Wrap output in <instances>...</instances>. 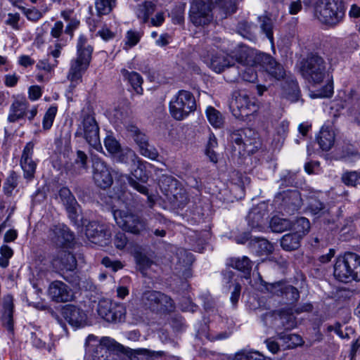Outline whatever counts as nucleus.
Returning <instances> with one entry per match:
<instances>
[{"mask_svg":"<svg viewBox=\"0 0 360 360\" xmlns=\"http://www.w3.org/2000/svg\"><path fill=\"white\" fill-rule=\"evenodd\" d=\"M230 107L237 117L244 118L256 111L255 103L245 93L236 92L231 101Z\"/></svg>","mask_w":360,"mask_h":360,"instance_id":"nucleus-14","label":"nucleus"},{"mask_svg":"<svg viewBox=\"0 0 360 360\" xmlns=\"http://www.w3.org/2000/svg\"><path fill=\"white\" fill-rule=\"evenodd\" d=\"M260 22V28L262 32L266 34V37L271 41H273V27L274 22L272 19L266 15H261L258 18Z\"/></svg>","mask_w":360,"mask_h":360,"instance_id":"nucleus-45","label":"nucleus"},{"mask_svg":"<svg viewBox=\"0 0 360 360\" xmlns=\"http://www.w3.org/2000/svg\"><path fill=\"white\" fill-rule=\"evenodd\" d=\"M301 236L292 231L286 233L281 239V245L286 251H292L299 248L302 240Z\"/></svg>","mask_w":360,"mask_h":360,"instance_id":"nucleus-34","label":"nucleus"},{"mask_svg":"<svg viewBox=\"0 0 360 360\" xmlns=\"http://www.w3.org/2000/svg\"><path fill=\"white\" fill-rule=\"evenodd\" d=\"M274 202L281 211L288 214H293L302 205L300 194L297 190H287L277 193Z\"/></svg>","mask_w":360,"mask_h":360,"instance_id":"nucleus-12","label":"nucleus"},{"mask_svg":"<svg viewBox=\"0 0 360 360\" xmlns=\"http://www.w3.org/2000/svg\"><path fill=\"white\" fill-rule=\"evenodd\" d=\"M86 236L93 243L105 246L110 242L111 231L109 225L91 221L86 226Z\"/></svg>","mask_w":360,"mask_h":360,"instance_id":"nucleus-15","label":"nucleus"},{"mask_svg":"<svg viewBox=\"0 0 360 360\" xmlns=\"http://www.w3.org/2000/svg\"><path fill=\"white\" fill-rule=\"evenodd\" d=\"M57 112V108L56 106H51L46 112L43 118V129L45 130L49 129L52 125Z\"/></svg>","mask_w":360,"mask_h":360,"instance_id":"nucleus-50","label":"nucleus"},{"mask_svg":"<svg viewBox=\"0 0 360 360\" xmlns=\"http://www.w3.org/2000/svg\"><path fill=\"white\" fill-rule=\"evenodd\" d=\"M131 174L136 179L145 183L148 179V174L146 171V162H143L139 158L131 166Z\"/></svg>","mask_w":360,"mask_h":360,"instance_id":"nucleus-35","label":"nucleus"},{"mask_svg":"<svg viewBox=\"0 0 360 360\" xmlns=\"http://www.w3.org/2000/svg\"><path fill=\"white\" fill-rule=\"evenodd\" d=\"M334 277L342 283L360 281V256L348 252L336 259L333 268Z\"/></svg>","mask_w":360,"mask_h":360,"instance_id":"nucleus-3","label":"nucleus"},{"mask_svg":"<svg viewBox=\"0 0 360 360\" xmlns=\"http://www.w3.org/2000/svg\"><path fill=\"white\" fill-rule=\"evenodd\" d=\"M252 133L250 128L240 129L232 131L230 134V141L238 146L239 153H241V148L243 142V138L245 135L251 136Z\"/></svg>","mask_w":360,"mask_h":360,"instance_id":"nucleus-43","label":"nucleus"},{"mask_svg":"<svg viewBox=\"0 0 360 360\" xmlns=\"http://www.w3.org/2000/svg\"><path fill=\"white\" fill-rule=\"evenodd\" d=\"M18 184V174L15 171H11L3 186L5 194L7 195H11L13 193V191L17 187Z\"/></svg>","mask_w":360,"mask_h":360,"instance_id":"nucleus-46","label":"nucleus"},{"mask_svg":"<svg viewBox=\"0 0 360 360\" xmlns=\"http://www.w3.org/2000/svg\"><path fill=\"white\" fill-rule=\"evenodd\" d=\"M51 263L56 270L73 271L77 266L75 257L66 250L58 251L53 257Z\"/></svg>","mask_w":360,"mask_h":360,"instance_id":"nucleus-22","label":"nucleus"},{"mask_svg":"<svg viewBox=\"0 0 360 360\" xmlns=\"http://www.w3.org/2000/svg\"><path fill=\"white\" fill-rule=\"evenodd\" d=\"M207 118L210 124L214 128H221L224 123L222 114L214 108L209 106L206 110Z\"/></svg>","mask_w":360,"mask_h":360,"instance_id":"nucleus-40","label":"nucleus"},{"mask_svg":"<svg viewBox=\"0 0 360 360\" xmlns=\"http://www.w3.org/2000/svg\"><path fill=\"white\" fill-rule=\"evenodd\" d=\"M13 297L11 295H7L3 300L1 321L4 326L11 333L13 330Z\"/></svg>","mask_w":360,"mask_h":360,"instance_id":"nucleus-25","label":"nucleus"},{"mask_svg":"<svg viewBox=\"0 0 360 360\" xmlns=\"http://www.w3.org/2000/svg\"><path fill=\"white\" fill-rule=\"evenodd\" d=\"M342 182L348 187L357 188L360 186V170H347L342 174Z\"/></svg>","mask_w":360,"mask_h":360,"instance_id":"nucleus-39","label":"nucleus"},{"mask_svg":"<svg viewBox=\"0 0 360 360\" xmlns=\"http://www.w3.org/2000/svg\"><path fill=\"white\" fill-rule=\"evenodd\" d=\"M140 40V36L138 32L128 31L126 36V44L129 47L135 46Z\"/></svg>","mask_w":360,"mask_h":360,"instance_id":"nucleus-62","label":"nucleus"},{"mask_svg":"<svg viewBox=\"0 0 360 360\" xmlns=\"http://www.w3.org/2000/svg\"><path fill=\"white\" fill-rule=\"evenodd\" d=\"M128 131L139 147V153L144 157L151 160H155L158 156V152L153 146L148 143L147 136L140 131L135 126H129Z\"/></svg>","mask_w":360,"mask_h":360,"instance_id":"nucleus-17","label":"nucleus"},{"mask_svg":"<svg viewBox=\"0 0 360 360\" xmlns=\"http://www.w3.org/2000/svg\"><path fill=\"white\" fill-rule=\"evenodd\" d=\"M235 63L240 66L257 65L259 64L265 70L276 79L283 78L285 71L283 66L276 62L269 55L259 53L248 46L241 45L234 52L233 56Z\"/></svg>","mask_w":360,"mask_h":360,"instance_id":"nucleus-1","label":"nucleus"},{"mask_svg":"<svg viewBox=\"0 0 360 360\" xmlns=\"http://www.w3.org/2000/svg\"><path fill=\"white\" fill-rule=\"evenodd\" d=\"M280 321L285 330H290L296 327L297 322L293 314H282L279 316Z\"/></svg>","mask_w":360,"mask_h":360,"instance_id":"nucleus-55","label":"nucleus"},{"mask_svg":"<svg viewBox=\"0 0 360 360\" xmlns=\"http://www.w3.org/2000/svg\"><path fill=\"white\" fill-rule=\"evenodd\" d=\"M314 15L323 23L335 25L343 19L345 11L339 0H318L314 5Z\"/></svg>","mask_w":360,"mask_h":360,"instance_id":"nucleus-5","label":"nucleus"},{"mask_svg":"<svg viewBox=\"0 0 360 360\" xmlns=\"http://www.w3.org/2000/svg\"><path fill=\"white\" fill-rule=\"evenodd\" d=\"M177 257L179 262L184 266H188L193 262V255L185 250H179Z\"/></svg>","mask_w":360,"mask_h":360,"instance_id":"nucleus-60","label":"nucleus"},{"mask_svg":"<svg viewBox=\"0 0 360 360\" xmlns=\"http://www.w3.org/2000/svg\"><path fill=\"white\" fill-rule=\"evenodd\" d=\"M49 295L56 302H67L72 300L73 294L71 289L63 282L55 281L49 287Z\"/></svg>","mask_w":360,"mask_h":360,"instance_id":"nucleus-21","label":"nucleus"},{"mask_svg":"<svg viewBox=\"0 0 360 360\" xmlns=\"http://www.w3.org/2000/svg\"><path fill=\"white\" fill-rule=\"evenodd\" d=\"M59 195L72 221L77 219V201L69 188L63 187L59 191Z\"/></svg>","mask_w":360,"mask_h":360,"instance_id":"nucleus-24","label":"nucleus"},{"mask_svg":"<svg viewBox=\"0 0 360 360\" xmlns=\"http://www.w3.org/2000/svg\"><path fill=\"white\" fill-rule=\"evenodd\" d=\"M320 148L323 150H329L335 142V133L329 126L322 127L317 138Z\"/></svg>","mask_w":360,"mask_h":360,"instance_id":"nucleus-27","label":"nucleus"},{"mask_svg":"<svg viewBox=\"0 0 360 360\" xmlns=\"http://www.w3.org/2000/svg\"><path fill=\"white\" fill-rule=\"evenodd\" d=\"M121 74L124 78L129 82L136 94H143L142 84L143 80L139 73L136 72H129L126 69H122Z\"/></svg>","mask_w":360,"mask_h":360,"instance_id":"nucleus-33","label":"nucleus"},{"mask_svg":"<svg viewBox=\"0 0 360 360\" xmlns=\"http://www.w3.org/2000/svg\"><path fill=\"white\" fill-rule=\"evenodd\" d=\"M156 5L150 1H146L139 4L135 10L137 18L146 23L148 21L149 17L155 11Z\"/></svg>","mask_w":360,"mask_h":360,"instance_id":"nucleus-32","label":"nucleus"},{"mask_svg":"<svg viewBox=\"0 0 360 360\" xmlns=\"http://www.w3.org/2000/svg\"><path fill=\"white\" fill-rule=\"evenodd\" d=\"M99 344L106 347L108 349L112 351H116L121 353L130 354H132L133 353L137 354H143V356H146L148 358L159 357L165 354V352L163 351L155 352L145 348H139L136 349L125 348L122 345L120 344L119 342H117L114 339L110 337H103L99 340Z\"/></svg>","mask_w":360,"mask_h":360,"instance_id":"nucleus-16","label":"nucleus"},{"mask_svg":"<svg viewBox=\"0 0 360 360\" xmlns=\"http://www.w3.org/2000/svg\"><path fill=\"white\" fill-rule=\"evenodd\" d=\"M112 215L117 224L128 232L139 234L146 228V223L142 219L128 211L113 210Z\"/></svg>","mask_w":360,"mask_h":360,"instance_id":"nucleus-10","label":"nucleus"},{"mask_svg":"<svg viewBox=\"0 0 360 360\" xmlns=\"http://www.w3.org/2000/svg\"><path fill=\"white\" fill-rule=\"evenodd\" d=\"M309 210L313 214H322L326 212V207L323 202L320 200L314 199L312 200L309 206Z\"/></svg>","mask_w":360,"mask_h":360,"instance_id":"nucleus-57","label":"nucleus"},{"mask_svg":"<svg viewBox=\"0 0 360 360\" xmlns=\"http://www.w3.org/2000/svg\"><path fill=\"white\" fill-rule=\"evenodd\" d=\"M292 222L286 219L274 217L270 221V228L273 232L281 233L290 229Z\"/></svg>","mask_w":360,"mask_h":360,"instance_id":"nucleus-41","label":"nucleus"},{"mask_svg":"<svg viewBox=\"0 0 360 360\" xmlns=\"http://www.w3.org/2000/svg\"><path fill=\"white\" fill-rule=\"evenodd\" d=\"M116 0H96L95 6L99 15H107L115 6Z\"/></svg>","mask_w":360,"mask_h":360,"instance_id":"nucleus-47","label":"nucleus"},{"mask_svg":"<svg viewBox=\"0 0 360 360\" xmlns=\"http://www.w3.org/2000/svg\"><path fill=\"white\" fill-rule=\"evenodd\" d=\"M87 168V155L82 150L77 151V158L75 160L72 168L70 169L72 173L79 174Z\"/></svg>","mask_w":360,"mask_h":360,"instance_id":"nucleus-44","label":"nucleus"},{"mask_svg":"<svg viewBox=\"0 0 360 360\" xmlns=\"http://www.w3.org/2000/svg\"><path fill=\"white\" fill-rule=\"evenodd\" d=\"M283 96L291 102H296L299 100L300 89L298 84L295 80L286 82L283 86Z\"/></svg>","mask_w":360,"mask_h":360,"instance_id":"nucleus-36","label":"nucleus"},{"mask_svg":"<svg viewBox=\"0 0 360 360\" xmlns=\"http://www.w3.org/2000/svg\"><path fill=\"white\" fill-rule=\"evenodd\" d=\"M96 310L98 314L108 322L120 321L126 314L123 304L112 302L105 299L99 300Z\"/></svg>","mask_w":360,"mask_h":360,"instance_id":"nucleus-13","label":"nucleus"},{"mask_svg":"<svg viewBox=\"0 0 360 360\" xmlns=\"http://www.w3.org/2000/svg\"><path fill=\"white\" fill-rule=\"evenodd\" d=\"M264 286L266 291L276 295H283L286 285L282 282H277L275 283H264Z\"/></svg>","mask_w":360,"mask_h":360,"instance_id":"nucleus-53","label":"nucleus"},{"mask_svg":"<svg viewBox=\"0 0 360 360\" xmlns=\"http://www.w3.org/2000/svg\"><path fill=\"white\" fill-rule=\"evenodd\" d=\"M106 150L112 155H115L122 148L120 143L112 136H107L104 140Z\"/></svg>","mask_w":360,"mask_h":360,"instance_id":"nucleus-51","label":"nucleus"},{"mask_svg":"<svg viewBox=\"0 0 360 360\" xmlns=\"http://www.w3.org/2000/svg\"><path fill=\"white\" fill-rule=\"evenodd\" d=\"M123 177L128 180L129 184L132 188H134L138 192L147 195L148 200H151V197L148 194V189L145 185L140 184L129 175H124Z\"/></svg>","mask_w":360,"mask_h":360,"instance_id":"nucleus-54","label":"nucleus"},{"mask_svg":"<svg viewBox=\"0 0 360 360\" xmlns=\"http://www.w3.org/2000/svg\"><path fill=\"white\" fill-rule=\"evenodd\" d=\"M115 157L118 162L130 166L139 158L135 152L129 148H121Z\"/></svg>","mask_w":360,"mask_h":360,"instance_id":"nucleus-38","label":"nucleus"},{"mask_svg":"<svg viewBox=\"0 0 360 360\" xmlns=\"http://www.w3.org/2000/svg\"><path fill=\"white\" fill-rule=\"evenodd\" d=\"M49 236L56 245L63 244L73 238L72 234L68 231L66 226H54L51 229Z\"/></svg>","mask_w":360,"mask_h":360,"instance_id":"nucleus-30","label":"nucleus"},{"mask_svg":"<svg viewBox=\"0 0 360 360\" xmlns=\"http://www.w3.org/2000/svg\"><path fill=\"white\" fill-rule=\"evenodd\" d=\"M327 63L319 55L311 53L302 60L300 72L304 79L312 84L321 83L327 72Z\"/></svg>","mask_w":360,"mask_h":360,"instance_id":"nucleus-4","label":"nucleus"},{"mask_svg":"<svg viewBox=\"0 0 360 360\" xmlns=\"http://www.w3.org/2000/svg\"><path fill=\"white\" fill-rule=\"evenodd\" d=\"M169 113L176 120H183L196 110V101L193 94L186 90H180L169 101Z\"/></svg>","mask_w":360,"mask_h":360,"instance_id":"nucleus-7","label":"nucleus"},{"mask_svg":"<svg viewBox=\"0 0 360 360\" xmlns=\"http://www.w3.org/2000/svg\"><path fill=\"white\" fill-rule=\"evenodd\" d=\"M23 13L26 15L27 19L31 21H37L42 17V13L35 8H26L25 7L20 8Z\"/></svg>","mask_w":360,"mask_h":360,"instance_id":"nucleus-58","label":"nucleus"},{"mask_svg":"<svg viewBox=\"0 0 360 360\" xmlns=\"http://www.w3.org/2000/svg\"><path fill=\"white\" fill-rule=\"evenodd\" d=\"M143 305L155 312L171 311L173 309V301L167 295L155 290H148L142 295Z\"/></svg>","mask_w":360,"mask_h":360,"instance_id":"nucleus-11","label":"nucleus"},{"mask_svg":"<svg viewBox=\"0 0 360 360\" xmlns=\"http://www.w3.org/2000/svg\"><path fill=\"white\" fill-rule=\"evenodd\" d=\"M127 238L124 233L119 232L115 236L114 244L118 249H123L127 244Z\"/></svg>","mask_w":360,"mask_h":360,"instance_id":"nucleus-61","label":"nucleus"},{"mask_svg":"<svg viewBox=\"0 0 360 360\" xmlns=\"http://www.w3.org/2000/svg\"><path fill=\"white\" fill-rule=\"evenodd\" d=\"M93 52V47L88 44V39L79 35L77 44V58L72 60L68 78L70 81V88H75L82 82V75L87 70Z\"/></svg>","mask_w":360,"mask_h":360,"instance_id":"nucleus-2","label":"nucleus"},{"mask_svg":"<svg viewBox=\"0 0 360 360\" xmlns=\"http://www.w3.org/2000/svg\"><path fill=\"white\" fill-rule=\"evenodd\" d=\"M117 200L124 205V207L129 209L134 202L133 194L127 190H122L117 194Z\"/></svg>","mask_w":360,"mask_h":360,"instance_id":"nucleus-52","label":"nucleus"},{"mask_svg":"<svg viewBox=\"0 0 360 360\" xmlns=\"http://www.w3.org/2000/svg\"><path fill=\"white\" fill-rule=\"evenodd\" d=\"M238 32L243 37L250 38L252 36V25L247 21L238 22Z\"/></svg>","mask_w":360,"mask_h":360,"instance_id":"nucleus-56","label":"nucleus"},{"mask_svg":"<svg viewBox=\"0 0 360 360\" xmlns=\"http://www.w3.org/2000/svg\"><path fill=\"white\" fill-rule=\"evenodd\" d=\"M228 265L245 274V277L249 276L252 269V262L246 257H234L228 260Z\"/></svg>","mask_w":360,"mask_h":360,"instance_id":"nucleus-31","label":"nucleus"},{"mask_svg":"<svg viewBox=\"0 0 360 360\" xmlns=\"http://www.w3.org/2000/svg\"><path fill=\"white\" fill-rule=\"evenodd\" d=\"M266 215L267 211L264 203L259 204L257 207H253L247 217L249 226L252 229L262 230Z\"/></svg>","mask_w":360,"mask_h":360,"instance_id":"nucleus-23","label":"nucleus"},{"mask_svg":"<svg viewBox=\"0 0 360 360\" xmlns=\"http://www.w3.org/2000/svg\"><path fill=\"white\" fill-rule=\"evenodd\" d=\"M63 23L61 21H56L51 29V35L53 38H59L65 30Z\"/></svg>","mask_w":360,"mask_h":360,"instance_id":"nucleus-63","label":"nucleus"},{"mask_svg":"<svg viewBox=\"0 0 360 360\" xmlns=\"http://www.w3.org/2000/svg\"><path fill=\"white\" fill-rule=\"evenodd\" d=\"M75 137L83 138L96 150L101 148L99 127L95 117L89 113H83L75 132Z\"/></svg>","mask_w":360,"mask_h":360,"instance_id":"nucleus-8","label":"nucleus"},{"mask_svg":"<svg viewBox=\"0 0 360 360\" xmlns=\"http://www.w3.org/2000/svg\"><path fill=\"white\" fill-rule=\"evenodd\" d=\"M34 147V143L32 141L27 143L22 150L20 160V165L23 171V176L27 181L34 179L37 168V163L32 159Z\"/></svg>","mask_w":360,"mask_h":360,"instance_id":"nucleus-19","label":"nucleus"},{"mask_svg":"<svg viewBox=\"0 0 360 360\" xmlns=\"http://www.w3.org/2000/svg\"><path fill=\"white\" fill-rule=\"evenodd\" d=\"M250 131L252 133L251 136L245 135L243 138V146L241 148V153L243 154L250 155L257 151L261 146V142L259 139L258 134L250 129Z\"/></svg>","mask_w":360,"mask_h":360,"instance_id":"nucleus-28","label":"nucleus"},{"mask_svg":"<svg viewBox=\"0 0 360 360\" xmlns=\"http://www.w3.org/2000/svg\"><path fill=\"white\" fill-rule=\"evenodd\" d=\"M28 108V103L25 98L15 100L10 108V112L8 120L10 122H15L22 118Z\"/></svg>","mask_w":360,"mask_h":360,"instance_id":"nucleus-26","label":"nucleus"},{"mask_svg":"<svg viewBox=\"0 0 360 360\" xmlns=\"http://www.w3.org/2000/svg\"><path fill=\"white\" fill-rule=\"evenodd\" d=\"M210 67L216 72L220 73L226 69V78L230 82L238 80L239 71L235 67L233 56L224 51L213 54L210 58Z\"/></svg>","mask_w":360,"mask_h":360,"instance_id":"nucleus-9","label":"nucleus"},{"mask_svg":"<svg viewBox=\"0 0 360 360\" xmlns=\"http://www.w3.org/2000/svg\"><path fill=\"white\" fill-rule=\"evenodd\" d=\"M292 231L296 234H299L303 238L310 230V222L305 217H299L293 223H292Z\"/></svg>","mask_w":360,"mask_h":360,"instance_id":"nucleus-37","label":"nucleus"},{"mask_svg":"<svg viewBox=\"0 0 360 360\" xmlns=\"http://www.w3.org/2000/svg\"><path fill=\"white\" fill-rule=\"evenodd\" d=\"M218 5L224 9L222 0H198L193 1L190 8L189 17L191 22L196 27L209 25L213 20L212 9Z\"/></svg>","mask_w":360,"mask_h":360,"instance_id":"nucleus-6","label":"nucleus"},{"mask_svg":"<svg viewBox=\"0 0 360 360\" xmlns=\"http://www.w3.org/2000/svg\"><path fill=\"white\" fill-rule=\"evenodd\" d=\"M134 258L139 270L143 273L153 264V261L150 259L146 255L136 252L134 254Z\"/></svg>","mask_w":360,"mask_h":360,"instance_id":"nucleus-48","label":"nucleus"},{"mask_svg":"<svg viewBox=\"0 0 360 360\" xmlns=\"http://www.w3.org/2000/svg\"><path fill=\"white\" fill-rule=\"evenodd\" d=\"M284 295L290 302H295L300 298V293L297 289L292 285H286Z\"/></svg>","mask_w":360,"mask_h":360,"instance_id":"nucleus-59","label":"nucleus"},{"mask_svg":"<svg viewBox=\"0 0 360 360\" xmlns=\"http://www.w3.org/2000/svg\"><path fill=\"white\" fill-rule=\"evenodd\" d=\"M63 316L72 327L76 328L84 327L87 324L86 314L75 305H66L63 309Z\"/></svg>","mask_w":360,"mask_h":360,"instance_id":"nucleus-20","label":"nucleus"},{"mask_svg":"<svg viewBox=\"0 0 360 360\" xmlns=\"http://www.w3.org/2000/svg\"><path fill=\"white\" fill-rule=\"evenodd\" d=\"M252 249L259 255H267L274 250L273 245L263 238L255 237L251 240Z\"/></svg>","mask_w":360,"mask_h":360,"instance_id":"nucleus-29","label":"nucleus"},{"mask_svg":"<svg viewBox=\"0 0 360 360\" xmlns=\"http://www.w3.org/2000/svg\"><path fill=\"white\" fill-rule=\"evenodd\" d=\"M93 169L94 180L98 186L106 188L112 185L113 179L110 169L103 160L95 158L93 160Z\"/></svg>","mask_w":360,"mask_h":360,"instance_id":"nucleus-18","label":"nucleus"},{"mask_svg":"<svg viewBox=\"0 0 360 360\" xmlns=\"http://www.w3.org/2000/svg\"><path fill=\"white\" fill-rule=\"evenodd\" d=\"M0 266L6 268L9 264V259L13 255V251L9 246L4 245L0 248Z\"/></svg>","mask_w":360,"mask_h":360,"instance_id":"nucleus-49","label":"nucleus"},{"mask_svg":"<svg viewBox=\"0 0 360 360\" xmlns=\"http://www.w3.org/2000/svg\"><path fill=\"white\" fill-rule=\"evenodd\" d=\"M102 264L106 267L112 268L115 271L123 267L122 264L120 261H113L109 257H104L102 259Z\"/></svg>","mask_w":360,"mask_h":360,"instance_id":"nucleus-64","label":"nucleus"},{"mask_svg":"<svg viewBox=\"0 0 360 360\" xmlns=\"http://www.w3.org/2000/svg\"><path fill=\"white\" fill-rule=\"evenodd\" d=\"M255 65H245V66H237L238 70L239 71V77L242 78L243 80L248 82H255L257 80V75L256 70H255Z\"/></svg>","mask_w":360,"mask_h":360,"instance_id":"nucleus-42","label":"nucleus"}]
</instances>
